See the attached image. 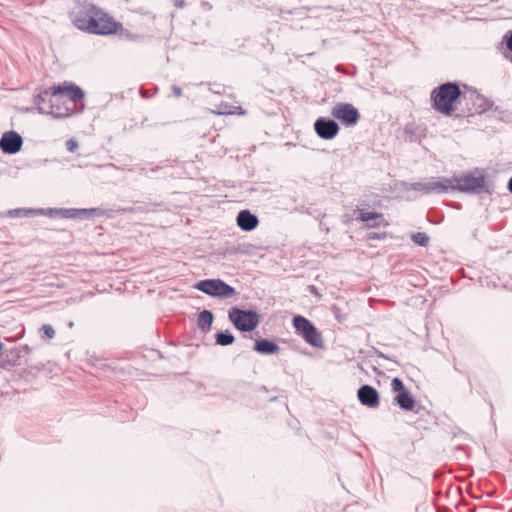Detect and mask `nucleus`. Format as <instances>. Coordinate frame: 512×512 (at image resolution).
Here are the masks:
<instances>
[{"label": "nucleus", "instance_id": "f257e3e1", "mask_svg": "<svg viewBox=\"0 0 512 512\" xmlns=\"http://www.w3.org/2000/svg\"><path fill=\"white\" fill-rule=\"evenodd\" d=\"M84 92L77 86H55L41 92L35 99L40 113L54 118H66L74 113Z\"/></svg>", "mask_w": 512, "mask_h": 512}, {"label": "nucleus", "instance_id": "f03ea898", "mask_svg": "<svg viewBox=\"0 0 512 512\" xmlns=\"http://www.w3.org/2000/svg\"><path fill=\"white\" fill-rule=\"evenodd\" d=\"M74 25L92 34L108 35L117 31V23L95 6L84 8L73 19Z\"/></svg>", "mask_w": 512, "mask_h": 512}, {"label": "nucleus", "instance_id": "7ed1b4c3", "mask_svg": "<svg viewBox=\"0 0 512 512\" xmlns=\"http://www.w3.org/2000/svg\"><path fill=\"white\" fill-rule=\"evenodd\" d=\"M460 96L461 90L456 83H443L431 92L432 106L435 111L445 116H451L455 111L454 104Z\"/></svg>", "mask_w": 512, "mask_h": 512}, {"label": "nucleus", "instance_id": "20e7f679", "mask_svg": "<svg viewBox=\"0 0 512 512\" xmlns=\"http://www.w3.org/2000/svg\"><path fill=\"white\" fill-rule=\"evenodd\" d=\"M450 182L445 177H429L419 182H412L406 185V190H413L422 195L443 194L449 191Z\"/></svg>", "mask_w": 512, "mask_h": 512}, {"label": "nucleus", "instance_id": "39448f33", "mask_svg": "<svg viewBox=\"0 0 512 512\" xmlns=\"http://www.w3.org/2000/svg\"><path fill=\"white\" fill-rule=\"evenodd\" d=\"M229 320L235 328L241 332L253 331L260 322L259 315L253 310H241L232 308L228 314Z\"/></svg>", "mask_w": 512, "mask_h": 512}, {"label": "nucleus", "instance_id": "423d86ee", "mask_svg": "<svg viewBox=\"0 0 512 512\" xmlns=\"http://www.w3.org/2000/svg\"><path fill=\"white\" fill-rule=\"evenodd\" d=\"M450 182L449 190H457L460 192L480 193L485 186L484 176H474L466 174L463 176H453L447 178Z\"/></svg>", "mask_w": 512, "mask_h": 512}, {"label": "nucleus", "instance_id": "0eeeda50", "mask_svg": "<svg viewBox=\"0 0 512 512\" xmlns=\"http://www.w3.org/2000/svg\"><path fill=\"white\" fill-rule=\"evenodd\" d=\"M194 287L209 296L222 299L231 298L236 294L235 289L221 279L201 280Z\"/></svg>", "mask_w": 512, "mask_h": 512}, {"label": "nucleus", "instance_id": "6e6552de", "mask_svg": "<svg viewBox=\"0 0 512 512\" xmlns=\"http://www.w3.org/2000/svg\"><path fill=\"white\" fill-rule=\"evenodd\" d=\"M293 325L296 332L301 335L308 344L317 348L322 347L323 339L312 322L298 315L293 318Z\"/></svg>", "mask_w": 512, "mask_h": 512}, {"label": "nucleus", "instance_id": "1a4fd4ad", "mask_svg": "<svg viewBox=\"0 0 512 512\" xmlns=\"http://www.w3.org/2000/svg\"><path fill=\"white\" fill-rule=\"evenodd\" d=\"M331 115L347 127L354 126L360 118L358 110L352 104L343 102L335 104Z\"/></svg>", "mask_w": 512, "mask_h": 512}, {"label": "nucleus", "instance_id": "9d476101", "mask_svg": "<svg viewBox=\"0 0 512 512\" xmlns=\"http://www.w3.org/2000/svg\"><path fill=\"white\" fill-rule=\"evenodd\" d=\"M391 388L394 392H397L394 400L403 410L411 411L414 409L415 400L399 378L392 380Z\"/></svg>", "mask_w": 512, "mask_h": 512}, {"label": "nucleus", "instance_id": "9b49d317", "mask_svg": "<svg viewBox=\"0 0 512 512\" xmlns=\"http://www.w3.org/2000/svg\"><path fill=\"white\" fill-rule=\"evenodd\" d=\"M314 130L321 139L330 140L338 134L339 126L332 119L320 117L314 123Z\"/></svg>", "mask_w": 512, "mask_h": 512}, {"label": "nucleus", "instance_id": "f8f14e48", "mask_svg": "<svg viewBox=\"0 0 512 512\" xmlns=\"http://www.w3.org/2000/svg\"><path fill=\"white\" fill-rule=\"evenodd\" d=\"M23 144L22 137L15 131L5 132L0 139V148L6 154H15Z\"/></svg>", "mask_w": 512, "mask_h": 512}, {"label": "nucleus", "instance_id": "ddd939ff", "mask_svg": "<svg viewBox=\"0 0 512 512\" xmlns=\"http://www.w3.org/2000/svg\"><path fill=\"white\" fill-rule=\"evenodd\" d=\"M358 399L360 403L369 408L379 406V394L377 390L369 385H363L358 390Z\"/></svg>", "mask_w": 512, "mask_h": 512}, {"label": "nucleus", "instance_id": "4468645a", "mask_svg": "<svg viewBox=\"0 0 512 512\" xmlns=\"http://www.w3.org/2000/svg\"><path fill=\"white\" fill-rule=\"evenodd\" d=\"M59 213L64 218H91L101 216L102 211L98 208L91 209H60Z\"/></svg>", "mask_w": 512, "mask_h": 512}, {"label": "nucleus", "instance_id": "2eb2a0df", "mask_svg": "<svg viewBox=\"0 0 512 512\" xmlns=\"http://www.w3.org/2000/svg\"><path fill=\"white\" fill-rule=\"evenodd\" d=\"M258 223V218L249 210H242L237 215V224L243 231L255 229Z\"/></svg>", "mask_w": 512, "mask_h": 512}, {"label": "nucleus", "instance_id": "dca6fc26", "mask_svg": "<svg viewBox=\"0 0 512 512\" xmlns=\"http://www.w3.org/2000/svg\"><path fill=\"white\" fill-rule=\"evenodd\" d=\"M254 350L260 354L269 355L279 351V346L269 339H261L255 342Z\"/></svg>", "mask_w": 512, "mask_h": 512}, {"label": "nucleus", "instance_id": "f3484780", "mask_svg": "<svg viewBox=\"0 0 512 512\" xmlns=\"http://www.w3.org/2000/svg\"><path fill=\"white\" fill-rule=\"evenodd\" d=\"M358 220H360L361 222H369V221H375V223H373L371 226L372 227H376V226H380V225H384L386 226L387 223L385 222V219L383 218V215L380 214V213H377V212H368V211H365L364 209H359L358 210Z\"/></svg>", "mask_w": 512, "mask_h": 512}, {"label": "nucleus", "instance_id": "a211bd4d", "mask_svg": "<svg viewBox=\"0 0 512 512\" xmlns=\"http://www.w3.org/2000/svg\"><path fill=\"white\" fill-rule=\"evenodd\" d=\"M213 322V314L209 310H203L198 315L197 324L203 331H208Z\"/></svg>", "mask_w": 512, "mask_h": 512}, {"label": "nucleus", "instance_id": "6ab92c4d", "mask_svg": "<svg viewBox=\"0 0 512 512\" xmlns=\"http://www.w3.org/2000/svg\"><path fill=\"white\" fill-rule=\"evenodd\" d=\"M215 338H216V344H218L220 346L231 345L235 340L234 336L229 331L218 332L215 335Z\"/></svg>", "mask_w": 512, "mask_h": 512}, {"label": "nucleus", "instance_id": "aec40b11", "mask_svg": "<svg viewBox=\"0 0 512 512\" xmlns=\"http://www.w3.org/2000/svg\"><path fill=\"white\" fill-rule=\"evenodd\" d=\"M412 240L414 243H416L420 246H427V244L429 242V237L424 232H418V233L412 235Z\"/></svg>", "mask_w": 512, "mask_h": 512}, {"label": "nucleus", "instance_id": "412c9836", "mask_svg": "<svg viewBox=\"0 0 512 512\" xmlns=\"http://www.w3.org/2000/svg\"><path fill=\"white\" fill-rule=\"evenodd\" d=\"M41 332H42V339H52L54 336H55V331L53 329V327L49 324H44L42 327H41Z\"/></svg>", "mask_w": 512, "mask_h": 512}, {"label": "nucleus", "instance_id": "4be33fe9", "mask_svg": "<svg viewBox=\"0 0 512 512\" xmlns=\"http://www.w3.org/2000/svg\"><path fill=\"white\" fill-rule=\"evenodd\" d=\"M30 353L31 348L28 345L20 346L19 348H15L11 351V353H15V355L19 358L22 356V353Z\"/></svg>", "mask_w": 512, "mask_h": 512}, {"label": "nucleus", "instance_id": "5701e85b", "mask_svg": "<svg viewBox=\"0 0 512 512\" xmlns=\"http://www.w3.org/2000/svg\"><path fill=\"white\" fill-rule=\"evenodd\" d=\"M66 147L69 152H75L78 148V142L74 139H70L66 142Z\"/></svg>", "mask_w": 512, "mask_h": 512}, {"label": "nucleus", "instance_id": "b1692460", "mask_svg": "<svg viewBox=\"0 0 512 512\" xmlns=\"http://www.w3.org/2000/svg\"><path fill=\"white\" fill-rule=\"evenodd\" d=\"M506 46L512 52V31L505 35Z\"/></svg>", "mask_w": 512, "mask_h": 512}, {"label": "nucleus", "instance_id": "393cba45", "mask_svg": "<svg viewBox=\"0 0 512 512\" xmlns=\"http://www.w3.org/2000/svg\"><path fill=\"white\" fill-rule=\"evenodd\" d=\"M172 91H173V93H174V95H175L176 97H181V96H182V90H181V88H180V87H178L177 85H173V86H172Z\"/></svg>", "mask_w": 512, "mask_h": 512}, {"label": "nucleus", "instance_id": "a878e982", "mask_svg": "<svg viewBox=\"0 0 512 512\" xmlns=\"http://www.w3.org/2000/svg\"><path fill=\"white\" fill-rule=\"evenodd\" d=\"M200 5H201L202 9L205 11H210L212 9V5L207 1H202L200 3Z\"/></svg>", "mask_w": 512, "mask_h": 512}, {"label": "nucleus", "instance_id": "bb28decb", "mask_svg": "<svg viewBox=\"0 0 512 512\" xmlns=\"http://www.w3.org/2000/svg\"><path fill=\"white\" fill-rule=\"evenodd\" d=\"M175 6H177L179 8H183L185 6V1L184 0H175Z\"/></svg>", "mask_w": 512, "mask_h": 512}, {"label": "nucleus", "instance_id": "cd10ccee", "mask_svg": "<svg viewBox=\"0 0 512 512\" xmlns=\"http://www.w3.org/2000/svg\"><path fill=\"white\" fill-rule=\"evenodd\" d=\"M369 239H380V236L377 233H371Z\"/></svg>", "mask_w": 512, "mask_h": 512}, {"label": "nucleus", "instance_id": "c85d7f7f", "mask_svg": "<svg viewBox=\"0 0 512 512\" xmlns=\"http://www.w3.org/2000/svg\"><path fill=\"white\" fill-rule=\"evenodd\" d=\"M508 189L509 191L512 193V177L510 178L509 180V183H508Z\"/></svg>", "mask_w": 512, "mask_h": 512}, {"label": "nucleus", "instance_id": "c756f323", "mask_svg": "<svg viewBox=\"0 0 512 512\" xmlns=\"http://www.w3.org/2000/svg\"><path fill=\"white\" fill-rule=\"evenodd\" d=\"M219 113L220 114H232L233 112L227 111V110H223V111H220Z\"/></svg>", "mask_w": 512, "mask_h": 512}]
</instances>
